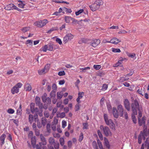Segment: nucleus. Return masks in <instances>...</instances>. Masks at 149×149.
<instances>
[{
	"mask_svg": "<svg viewBox=\"0 0 149 149\" xmlns=\"http://www.w3.org/2000/svg\"><path fill=\"white\" fill-rule=\"evenodd\" d=\"M59 144L58 142H55L54 144V147L55 149H58L59 148Z\"/></svg>",
	"mask_w": 149,
	"mask_h": 149,
	"instance_id": "58836bf2",
	"label": "nucleus"
},
{
	"mask_svg": "<svg viewBox=\"0 0 149 149\" xmlns=\"http://www.w3.org/2000/svg\"><path fill=\"white\" fill-rule=\"evenodd\" d=\"M13 3H10L5 7L4 9L6 10H11L13 9L14 6H15Z\"/></svg>",
	"mask_w": 149,
	"mask_h": 149,
	"instance_id": "2eb2a0df",
	"label": "nucleus"
},
{
	"mask_svg": "<svg viewBox=\"0 0 149 149\" xmlns=\"http://www.w3.org/2000/svg\"><path fill=\"white\" fill-rule=\"evenodd\" d=\"M97 143L98 145V147H99V148H100V149L102 148H103V147L101 142L100 141H97Z\"/></svg>",
	"mask_w": 149,
	"mask_h": 149,
	"instance_id": "680f3d73",
	"label": "nucleus"
},
{
	"mask_svg": "<svg viewBox=\"0 0 149 149\" xmlns=\"http://www.w3.org/2000/svg\"><path fill=\"white\" fill-rule=\"evenodd\" d=\"M15 112V111L12 108H9L7 111V113L10 114H13Z\"/></svg>",
	"mask_w": 149,
	"mask_h": 149,
	"instance_id": "e433bc0d",
	"label": "nucleus"
},
{
	"mask_svg": "<svg viewBox=\"0 0 149 149\" xmlns=\"http://www.w3.org/2000/svg\"><path fill=\"white\" fill-rule=\"evenodd\" d=\"M80 83V81L79 79H78L76 81L75 83V86L77 87V88L79 89V87L78 86V85Z\"/></svg>",
	"mask_w": 149,
	"mask_h": 149,
	"instance_id": "6e6d98bb",
	"label": "nucleus"
},
{
	"mask_svg": "<svg viewBox=\"0 0 149 149\" xmlns=\"http://www.w3.org/2000/svg\"><path fill=\"white\" fill-rule=\"evenodd\" d=\"M118 110L120 116L122 117L123 114V109L121 105L120 104L118 106Z\"/></svg>",
	"mask_w": 149,
	"mask_h": 149,
	"instance_id": "f8f14e48",
	"label": "nucleus"
},
{
	"mask_svg": "<svg viewBox=\"0 0 149 149\" xmlns=\"http://www.w3.org/2000/svg\"><path fill=\"white\" fill-rule=\"evenodd\" d=\"M124 106L125 108L129 111L130 109V104L127 99H125L124 102Z\"/></svg>",
	"mask_w": 149,
	"mask_h": 149,
	"instance_id": "9d476101",
	"label": "nucleus"
},
{
	"mask_svg": "<svg viewBox=\"0 0 149 149\" xmlns=\"http://www.w3.org/2000/svg\"><path fill=\"white\" fill-rule=\"evenodd\" d=\"M48 23V21L46 19H45L42 20L38 21L34 23V25L37 27H42L44 26Z\"/></svg>",
	"mask_w": 149,
	"mask_h": 149,
	"instance_id": "423d86ee",
	"label": "nucleus"
},
{
	"mask_svg": "<svg viewBox=\"0 0 149 149\" xmlns=\"http://www.w3.org/2000/svg\"><path fill=\"white\" fill-rule=\"evenodd\" d=\"M22 105L21 104H20L19 105V107L18 108V109H17V114L18 115H19L20 116L22 114Z\"/></svg>",
	"mask_w": 149,
	"mask_h": 149,
	"instance_id": "393cba45",
	"label": "nucleus"
},
{
	"mask_svg": "<svg viewBox=\"0 0 149 149\" xmlns=\"http://www.w3.org/2000/svg\"><path fill=\"white\" fill-rule=\"evenodd\" d=\"M61 102H58L56 104L57 106L58 107H61V109H63V106L61 105Z\"/></svg>",
	"mask_w": 149,
	"mask_h": 149,
	"instance_id": "864d4df0",
	"label": "nucleus"
},
{
	"mask_svg": "<svg viewBox=\"0 0 149 149\" xmlns=\"http://www.w3.org/2000/svg\"><path fill=\"white\" fill-rule=\"evenodd\" d=\"M72 19V18L70 17H66V22L69 23Z\"/></svg>",
	"mask_w": 149,
	"mask_h": 149,
	"instance_id": "603ef678",
	"label": "nucleus"
},
{
	"mask_svg": "<svg viewBox=\"0 0 149 149\" xmlns=\"http://www.w3.org/2000/svg\"><path fill=\"white\" fill-rule=\"evenodd\" d=\"M35 131V134L36 136H38L40 135V131L39 130L37 129L36 130H33Z\"/></svg>",
	"mask_w": 149,
	"mask_h": 149,
	"instance_id": "0e129e2a",
	"label": "nucleus"
},
{
	"mask_svg": "<svg viewBox=\"0 0 149 149\" xmlns=\"http://www.w3.org/2000/svg\"><path fill=\"white\" fill-rule=\"evenodd\" d=\"M125 58H123L122 57H121L120 58V60L116 63L115 64L114 67H117L121 65L122 63V61L124 60Z\"/></svg>",
	"mask_w": 149,
	"mask_h": 149,
	"instance_id": "5701e85b",
	"label": "nucleus"
},
{
	"mask_svg": "<svg viewBox=\"0 0 149 149\" xmlns=\"http://www.w3.org/2000/svg\"><path fill=\"white\" fill-rule=\"evenodd\" d=\"M36 139L35 137H32L31 138V143L33 145H35L36 143Z\"/></svg>",
	"mask_w": 149,
	"mask_h": 149,
	"instance_id": "69168bd1",
	"label": "nucleus"
},
{
	"mask_svg": "<svg viewBox=\"0 0 149 149\" xmlns=\"http://www.w3.org/2000/svg\"><path fill=\"white\" fill-rule=\"evenodd\" d=\"M84 138L83 135L82 133L81 132L79 135L78 141H79L81 142Z\"/></svg>",
	"mask_w": 149,
	"mask_h": 149,
	"instance_id": "79ce46f5",
	"label": "nucleus"
},
{
	"mask_svg": "<svg viewBox=\"0 0 149 149\" xmlns=\"http://www.w3.org/2000/svg\"><path fill=\"white\" fill-rule=\"evenodd\" d=\"M56 41L60 45H61L62 44V42L61 39L59 38H56Z\"/></svg>",
	"mask_w": 149,
	"mask_h": 149,
	"instance_id": "e2e57ef3",
	"label": "nucleus"
},
{
	"mask_svg": "<svg viewBox=\"0 0 149 149\" xmlns=\"http://www.w3.org/2000/svg\"><path fill=\"white\" fill-rule=\"evenodd\" d=\"M30 29L29 27H26L22 28L21 30L22 31L23 33H25L28 31H29Z\"/></svg>",
	"mask_w": 149,
	"mask_h": 149,
	"instance_id": "a878e982",
	"label": "nucleus"
},
{
	"mask_svg": "<svg viewBox=\"0 0 149 149\" xmlns=\"http://www.w3.org/2000/svg\"><path fill=\"white\" fill-rule=\"evenodd\" d=\"M113 113L114 117L117 118L119 116V114L115 108L113 107Z\"/></svg>",
	"mask_w": 149,
	"mask_h": 149,
	"instance_id": "6ab92c4d",
	"label": "nucleus"
},
{
	"mask_svg": "<svg viewBox=\"0 0 149 149\" xmlns=\"http://www.w3.org/2000/svg\"><path fill=\"white\" fill-rule=\"evenodd\" d=\"M93 67L96 70H99L101 67L100 65H94Z\"/></svg>",
	"mask_w": 149,
	"mask_h": 149,
	"instance_id": "49530a36",
	"label": "nucleus"
},
{
	"mask_svg": "<svg viewBox=\"0 0 149 149\" xmlns=\"http://www.w3.org/2000/svg\"><path fill=\"white\" fill-rule=\"evenodd\" d=\"M73 37L74 36L71 33H68L66 35V41L71 40L73 38Z\"/></svg>",
	"mask_w": 149,
	"mask_h": 149,
	"instance_id": "a211bd4d",
	"label": "nucleus"
},
{
	"mask_svg": "<svg viewBox=\"0 0 149 149\" xmlns=\"http://www.w3.org/2000/svg\"><path fill=\"white\" fill-rule=\"evenodd\" d=\"M146 119V117L145 116H143L141 120V119L139 118H138V120H139V125L140 126L142 125H144L145 124V121Z\"/></svg>",
	"mask_w": 149,
	"mask_h": 149,
	"instance_id": "dca6fc26",
	"label": "nucleus"
},
{
	"mask_svg": "<svg viewBox=\"0 0 149 149\" xmlns=\"http://www.w3.org/2000/svg\"><path fill=\"white\" fill-rule=\"evenodd\" d=\"M104 145L107 148H109L110 145L109 144V142L108 139L106 138H104Z\"/></svg>",
	"mask_w": 149,
	"mask_h": 149,
	"instance_id": "4be33fe9",
	"label": "nucleus"
},
{
	"mask_svg": "<svg viewBox=\"0 0 149 149\" xmlns=\"http://www.w3.org/2000/svg\"><path fill=\"white\" fill-rule=\"evenodd\" d=\"M56 30V28L55 27H52V29H50V30H49V31H47V33H52V32H53V31Z\"/></svg>",
	"mask_w": 149,
	"mask_h": 149,
	"instance_id": "de8ad7c7",
	"label": "nucleus"
},
{
	"mask_svg": "<svg viewBox=\"0 0 149 149\" xmlns=\"http://www.w3.org/2000/svg\"><path fill=\"white\" fill-rule=\"evenodd\" d=\"M137 114H134L133 113V112H132V120L134 123H136V118L135 116V115H136Z\"/></svg>",
	"mask_w": 149,
	"mask_h": 149,
	"instance_id": "37998d69",
	"label": "nucleus"
},
{
	"mask_svg": "<svg viewBox=\"0 0 149 149\" xmlns=\"http://www.w3.org/2000/svg\"><path fill=\"white\" fill-rule=\"evenodd\" d=\"M97 134L100 139L101 140H102L103 139V135L100 130L97 131Z\"/></svg>",
	"mask_w": 149,
	"mask_h": 149,
	"instance_id": "473e14b6",
	"label": "nucleus"
},
{
	"mask_svg": "<svg viewBox=\"0 0 149 149\" xmlns=\"http://www.w3.org/2000/svg\"><path fill=\"white\" fill-rule=\"evenodd\" d=\"M131 107L133 113L134 114H137V110H139V106L138 102L136 100H134L132 104Z\"/></svg>",
	"mask_w": 149,
	"mask_h": 149,
	"instance_id": "f03ea898",
	"label": "nucleus"
},
{
	"mask_svg": "<svg viewBox=\"0 0 149 149\" xmlns=\"http://www.w3.org/2000/svg\"><path fill=\"white\" fill-rule=\"evenodd\" d=\"M56 125L53 124L52 123V130L54 131H55L56 130Z\"/></svg>",
	"mask_w": 149,
	"mask_h": 149,
	"instance_id": "4d7b16f0",
	"label": "nucleus"
},
{
	"mask_svg": "<svg viewBox=\"0 0 149 149\" xmlns=\"http://www.w3.org/2000/svg\"><path fill=\"white\" fill-rule=\"evenodd\" d=\"M29 123L31 124L33 120V116L32 114L29 115Z\"/></svg>",
	"mask_w": 149,
	"mask_h": 149,
	"instance_id": "bb28decb",
	"label": "nucleus"
},
{
	"mask_svg": "<svg viewBox=\"0 0 149 149\" xmlns=\"http://www.w3.org/2000/svg\"><path fill=\"white\" fill-rule=\"evenodd\" d=\"M148 134L147 132L143 130V132L141 131L138 137V143L140 144L141 143L142 138L143 140L146 139V137L148 136Z\"/></svg>",
	"mask_w": 149,
	"mask_h": 149,
	"instance_id": "20e7f679",
	"label": "nucleus"
},
{
	"mask_svg": "<svg viewBox=\"0 0 149 149\" xmlns=\"http://www.w3.org/2000/svg\"><path fill=\"white\" fill-rule=\"evenodd\" d=\"M54 137L55 138H58L60 137V135L59 134L54 132L53 133Z\"/></svg>",
	"mask_w": 149,
	"mask_h": 149,
	"instance_id": "13d9d810",
	"label": "nucleus"
},
{
	"mask_svg": "<svg viewBox=\"0 0 149 149\" xmlns=\"http://www.w3.org/2000/svg\"><path fill=\"white\" fill-rule=\"evenodd\" d=\"M100 129L101 130H103L104 134L106 136H111V132L108 127H104L102 125H101L100 126Z\"/></svg>",
	"mask_w": 149,
	"mask_h": 149,
	"instance_id": "39448f33",
	"label": "nucleus"
},
{
	"mask_svg": "<svg viewBox=\"0 0 149 149\" xmlns=\"http://www.w3.org/2000/svg\"><path fill=\"white\" fill-rule=\"evenodd\" d=\"M142 88H139V89H138V90L137 91V92L139 94H141L142 95H143L142 94L143 92H142Z\"/></svg>",
	"mask_w": 149,
	"mask_h": 149,
	"instance_id": "774afa93",
	"label": "nucleus"
},
{
	"mask_svg": "<svg viewBox=\"0 0 149 149\" xmlns=\"http://www.w3.org/2000/svg\"><path fill=\"white\" fill-rule=\"evenodd\" d=\"M48 50L49 51H52L53 50V47L52 45H47Z\"/></svg>",
	"mask_w": 149,
	"mask_h": 149,
	"instance_id": "3c124183",
	"label": "nucleus"
},
{
	"mask_svg": "<svg viewBox=\"0 0 149 149\" xmlns=\"http://www.w3.org/2000/svg\"><path fill=\"white\" fill-rule=\"evenodd\" d=\"M103 3V1L102 0H96L93 3L89 6V7L92 11H95L99 9L100 6Z\"/></svg>",
	"mask_w": 149,
	"mask_h": 149,
	"instance_id": "f257e3e1",
	"label": "nucleus"
},
{
	"mask_svg": "<svg viewBox=\"0 0 149 149\" xmlns=\"http://www.w3.org/2000/svg\"><path fill=\"white\" fill-rule=\"evenodd\" d=\"M100 43V40L99 39H95L93 40L91 43V45L93 47H95Z\"/></svg>",
	"mask_w": 149,
	"mask_h": 149,
	"instance_id": "6e6552de",
	"label": "nucleus"
},
{
	"mask_svg": "<svg viewBox=\"0 0 149 149\" xmlns=\"http://www.w3.org/2000/svg\"><path fill=\"white\" fill-rule=\"evenodd\" d=\"M52 90H54V91H56L57 90V86H56V84H52Z\"/></svg>",
	"mask_w": 149,
	"mask_h": 149,
	"instance_id": "5fc2aeb1",
	"label": "nucleus"
},
{
	"mask_svg": "<svg viewBox=\"0 0 149 149\" xmlns=\"http://www.w3.org/2000/svg\"><path fill=\"white\" fill-rule=\"evenodd\" d=\"M47 94L45 93L44 94V95H43L42 97V102L44 103H45L46 102V100L47 99Z\"/></svg>",
	"mask_w": 149,
	"mask_h": 149,
	"instance_id": "b1692460",
	"label": "nucleus"
},
{
	"mask_svg": "<svg viewBox=\"0 0 149 149\" xmlns=\"http://www.w3.org/2000/svg\"><path fill=\"white\" fill-rule=\"evenodd\" d=\"M121 40L119 39L114 38L111 39L110 41V43L113 44L114 45L117 44L118 43L121 42Z\"/></svg>",
	"mask_w": 149,
	"mask_h": 149,
	"instance_id": "9b49d317",
	"label": "nucleus"
},
{
	"mask_svg": "<svg viewBox=\"0 0 149 149\" xmlns=\"http://www.w3.org/2000/svg\"><path fill=\"white\" fill-rule=\"evenodd\" d=\"M26 3L25 2L22 3H19L18 4V7L21 8H23L24 6L26 5Z\"/></svg>",
	"mask_w": 149,
	"mask_h": 149,
	"instance_id": "c9c22d12",
	"label": "nucleus"
},
{
	"mask_svg": "<svg viewBox=\"0 0 149 149\" xmlns=\"http://www.w3.org/2000/svg\"><path fill=\"white\" fill-rule=\"evenodd\" d=\"M22 86V84L21 83H18L16 85L14 86L11 89V92L12 94H14L17 93L19 92V88L21 87Z\"/></svg>",
	"mask_w": 149,
	"mask_h": 149,
	"instance_id": "0eeeda50",
	"label": "nucleus"
},
{
	"mask_svg": "<svg viewBox=\"0 0 149 149\" xmlns=\"http://www.w3.org/2000/svg\"><path fill=\"white\" fill-rule=\"evenodd\" d=\"M72 23L74 24H79V22L74 19L72 18Z\"/></svg>",
	"mask_w": 149,
	"mask_h": 149,
	"instance_id": "bf43d9fd",
	"label": "nucleus"
},
{
	"mask_svg": "<svg viewBox=\"0 0 149 149\" xmlns=\"http://www.w3.org/2000/svg\"><path fill=\"white\" fill-rule=\"evenodd\" d=\"M24 88L26 91H29L32 89V87L29 83H26L24 84Z\"/></svg>",
	"mask_w": 149,
	"mask_h": 149,
	"instance_id": "4468645a",
	"label": "nucleus"
},
{
	"mask_svg": "<svg viewBox=\"0 0 149 149\" xmlns=\"http://www.w3.org/2000/svg\"><path fill=\"white\" fill-rule=\"evenodd\" d=\"M83 129H87L88 128V124L87 123H84L83 124Z\"/></svg>",
	"mask_w": 149,
	"mask_h": 149,
	"instance_id": "8fccbe9b",
	"label": "nucleus"
},
{
	"mask_svg": "<svg viewBox=\"0 0 149 149\" xmlns=\"http://www.w3.org/2000/svg\"><path fill=\"white\" fill-rule=\"evenodd\" d=\"M60 143L61 146H63L64 144V140L63 138L61 137L60 138Z\"/></svg>",
	"mask_w": 149,
	"mask_h": 149,
	"instance_id": "a18cd8bd",
	"label": "nucleus"
},
{
	"mask_svg": "<svg viewBox=\"0 0 149 149\" xmlns=\"http://www.w3.org/2000/svg\"><path fill=\"white\" fill-rule=\"evenodd\" d=\"M50 65L49 64H47L45 66L44 68L42 69L45 70L47 72H48L49 69H50Z\"/></svg>",
	"mask_w": 149,
	"mask_h": 149,
	"instance_id": "c756f323",
	"label": "nucleus"
},
{
	"mask_svg": "<svg viewBox=\"0 0 149 149\" xmlns=\"http://www.w3.org/2000/svg\"><path fill=\"white\" fill-rule=\"evenodd\" d=\"M56 92L55 91L52 90L50 93V95L51 97H55L56 96Z\"/></svg>",
	"mask_w": 149,
	"mask_h": 149,
	"instance_id": "72a5a7b5",
	"label": "nucleus"
},
{
	"mask_svg": "<svg viewBox=\"0 0 149 149\" xmlns=\"http://www.w3.org/2000/svg\"><path fill=\"white\" fill-rule=\"evenodd\" d=\"M72 103H70L68 104V108L66 107V113L69 111V109H71L72 108Z\"/></svg>",
	"mask_w": 149,
	"mask_h": 149,
	"instance_id": "4c0bfd02",
	"label": "nucleus"
},
{
	"mask_svg": "<svg viewBox=\"0 0 149 149\" xmlns=\"http://www.w3.org/2000/svg\"><path fill=\"white\" fill-rule=\"evenodd\" d=\"M108 87V85L107 84H104L102 86L101 90L103 91H105L107 89Z\"/></svg>",
	"mask_w": 149,
	"mask_h": 149,
	"instance_id": "ea45409f",
	"label": "nucleus"
},
{
	"mask_svg": "<svg viewBox=\"0 0 149 149\" xmlns=\"http://www.w3.org/2000/svg\"><path fill=\"white\" fill-rule=\"evenodd\" d=\"M56 116L57 117L64 118L65 116V113L64 112H62L61 113H57Z\"/></svg>",
	"mask_w": 149,
	"mask_h": 149,
	"instance_id": "cd10ccee",
	"label": "nucleus"
},
{
	"mask_svg": "<svg viewBox=\"0 0 149 149\" xmlns=\"http://www.w3.org/2000/svg\"><path fill=\"white\" fill-rule=\"evenodd\" d=\"M112 51L113 52L116 53H119L121 52L120 49L119 48H112Z\"/></svg>",
	"mask_w": 149,
	"mask_h": 149,
	"instance_id": "f704fd0d",
	"label": "nucleus"
},
{
	"mask_svg": "<svg viewBox=\"0 0 149 149\" xmlns=\"http://www.w3.org/2000/svg\"><path fill=\"white\" fill-rule=\"evenodd\" d=\"M47 72L43 69H41L38 70V73L40 75H43L45 74Z\"/></svg>",
	"mask_w": 149,
	"mask_h": 149,
	"instance_id": "412c9836",
	"label": "nucleus"
},
{
	"mask_svg": "<svg viewBox=\"0 0 149 149\" xmlns=\"http://www.w3.org/2000/svg\"><path fill=\"white\" fill-rule=\"evenodd\" d=\"M6 137V135L4 134H2L0 136V144L1 146L4 143V140Z\"/></svg>",
	"mask_w": 149,
	"mask_h": 149,
	"instance_id": "f3484780",
	"label": "nucleus"
},
{
	"mask_svg": "<svg viewBox=\"0 0 149 149\" xmlns=\"http://www.w3.org/2000/svg\"><path fill=\"white\" fill-rule=\"evenodd\" d=\"M65 74V73L64 71H63L59 72L58 73V75H59L60 76H62L64 75Z\"/></svg>",
	"mask_w": 149,
	"mask_h": 149,
	"instance_id": "338daca9",
	"label": "nucleus"
},
{
	"mask_svg": "<svg viewBox=\"0 0 149 149\" xmlns=\"http://www.w3.org/2000/svg\"><path fill=\"white\" fill-rule=\"evenodd\" d=\"M47 128L48 132H50V124L48 123L47 125Z\"/></svg>",
	"mask_w": 149,
	"mask_h": 149,
	"instance_id": "052dcab7",
	"label": "nucleus"
},
{
	"mask_svg": "<svg viewBox=\"0 0 149 149\" xmlns=\"http://www.w3.org/2000/svg\"><path fill=\"white\" fill-rule=\"evenodd\" d=\"M49 142L51 144H52L54 143L55 140L54 138L52 137H50L49 138Z\"/></svg>",
	"mask_w": 149,
	"mask_h": 149,
	"instance_id": "7c9ffc66",
	"label": "nucleus"
},
{
	"mask_svg": "<svg viewBox=\"0 0 149 149\" xmlns=\"http://www.w3.org/2000/svg\"><path fill=\"white\" fill-rule=\"evenodd\" d=\"M84 11V10L83 9H81L78 10V11H77V12H75V14L76 16H77L79 15V14H80L82 13Z\"/></svg>",
	"mask_w": 149,
	"mask_h": 149,
	"instance_id": "c03bdc74",
	"label": "nucleus"
},
{
	"mask_svg": "<svg viewBox=\"0 0 149 149\" xmlns=\"http://www.w3.org/2000/svg\"><path fill=\"white\" fill-rule=\"evenodd\" d=\"M33 41L31 40H28L26 41V43L27 46L30 47L32 46Z\"/></svg>",
	"mask_w": 149,
	"mask_h": 149,
	"instance_id": "c85d7f7f",
	"label": "nucleus"
},
{
	"mask_svg": "<svg viewBox=\"0 0 149 149\" xmlns=\"http://www.w3.org/2000/svg\"><path fill=\"white\" fill-rule=\"evenodd\" d=\"M104 117L105 122L106 125H109L112 129L114 128L115 127L114 123L112 120L109 119L107 115L106 114H104Z\"/></svg>",
	"mask_w": 149,
	"mask_h": 149,
	"instance_id": "7ed1b4c3",
	"label": "nucleus"
},
{
	"mask_svg": "<svg viewBox=\"0 0 149 149\" xmlns=\"http://www.w3.org/2000/svg\"><path fill=\"white\" fill-rule=\"evenodd\" d=\"M40 138L41 141V142L39 143L40 146H41V145H46L47 143V142L44 136L42 134H41L40 135Z\"/></svg>",
	"mask_w": 149,
	"mask_h": 149,
	"instance_id": "1a4fd4ad",
	"label": "nucleus"
},
{
	"mask_svg": "<svg viewBox=\"0 0 149 149\" xmlns=\"http://www.w3.org/2000/svg\"><path fill=\"white\" fill-rule=\"evenodd\" d=\"M64 91L63 90L61 91L58 92L57 93V97L58 98V99H61L62 97L64 95Z\"/></svg>",
	"mask_w": 149,
	"mask_h": 149,
	"instance_id": "aec40b11",
	"label": "nucleus"
},
{
	"mask_svg": "<svg viewBox=\"0 0 149 149\" xmlns=\"http://www.w3.org/2000/svg\"><path fill=\"white\" fill-rule=\"evenodd\" d=\"M40 51H43L44 52H46L47 50H48L47 45H45L44 46L42 47V48L40 49Z\"/></svg>",
	"mask_w": 149,
	"mask_h": 149,
	"instance_id": "2f4dec72",
	"label": "nucleus"
},
{
	"mask_svg": "<svg viewBox=\"0 0 149 149\" xmlns=\"http://www.w3.org/2000/svg\"><path fill=\"white\" fill-rule=\"evenodd\" d=\"M128 80V79H125V77H121L120 79L118 80V81L120 82H122L124 81H127Z\"/></svg>",
	"mask_w": 149,
	"mask_h": 149,
	"instance_id": "09e8293b",
	"label": "nucleus"
},
{
	"mask_svg": "<svg viewBox=\"0 0 149 149\" xmlns=\"http://www.w3.org/2000/svg\"><path fill=\"white\" fill-rule=\"evenodd\" d=\"M47 120H46V118H42L41 119V123L42 124L43 126H45L46 123V121Z\"/></svg>",
	"mask_w": 149,
	"mask_h": 149,
	"instance_id": "a19ab883",
	"label": "nucleus"
},
{
	"mask_svg": "<svg viewBox=\"0 0 149 149\" xmlns=\"http://www.w3.org/2000/svg\"><path fill=\"white\" fill-rule=\"evenodd\" d=\"M84 93L83 92H79L78 93V97L76 99L77 102L78 103H80L81 101L80 100L84 96Z\"/></svg>",
	"mask_w": 149,
	"mask_h": 149,
	"instance_id": "ddd939ff",
	"label": "nucleus"
}]
</instances>
